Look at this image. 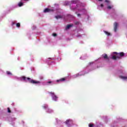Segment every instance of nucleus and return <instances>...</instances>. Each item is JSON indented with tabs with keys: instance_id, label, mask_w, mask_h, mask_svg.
<instances>
[{
	"instance_id": "f257e3e1",
	"label": "nucleus",
	"mask_w": 127,
	"mask_h": 127,
	"mask_svg": "<svg viewBox=\"0 0 127 127\" xmlns=\"http://www.w3.org/2000/svg\"><path fill=\"white\" fill-rule=\"evenodd\" d=\"M22 79L25 82H26V80H27L29 83H31V84H40L41 83L39 81L31 79V78L29 77H25V76H22Z\"/></svg>"
},
{
	"instance_id": "f03ea898",
	"label": "nucleus",
	"mask_w": 127,
	"mask_h": 127,
	"mask_svg": "<svg viewBox=\"0 0 127 127\" xmlns=\"http://www.w3.org/2000/svg\"><path fill=\"white\" fill-rule=\"evenodd\" d=\"M65 125H66V126H68V127H71V126L73 125V121L68 119L65 121Z\"/></svg>"
},
{
	"instance_id": "7ed1b4c3",
	"label": "nucleus",
	"mask_w": 127,
	"mask_h": 127,
	"mask_svg": "<svg viewBox=\"0 0 127 127\" xmlns=\"http://www.w3.org/2000/svg\"><path fill=\"white\" fill-rule=\"evenodd\" d=\"M119 25V24H118L117 22H115L114 23V31L115 32H117V30L118 29V26Z\"/></svg>"
},
{
	"instance_id": "20e7f679",
	"label": "nucleus",
	"mask_w": 127,
	"mask_h": 127,
	"mask_svg": "<svg viewBox=\"0 0 127 127\" xmlns=\"http://www.w3.org/2000/svg\"><path fill=\"white\" fill-rule=\"evenodd\" d=\"M117 58H118V59H121V57H117L116 56H113L112 59H113V60H117Z\"/></svg>"
},
{
	"instance_id": "39448f33",
	"label": "nucleus",
	"mask_w": 127,
	"mask_h": 127,
	"mask_svg": "<svg viewBox=\"0 0 127 127\" xmlns=\"http://www.w3.org/2000/svg\"><path fill=\"white\" fill-rule=\"evenodd\" d=\"M52 10H51L48 8H47L44 9V12H49V11H51Z\"/></svg>"
},
{
	"instance_id": "423d86ee",
	"label": "nucleus",
	"mask_w": 127,
	"mask_h": 127,
	"mask_svg": "<svg viewBox=\"0 0 127 127\" xmlns=\"http://www.w3.org/2000/svg\"><path fill=\"white\" fill-rule=\"evenodd\" d=\"M72 26H73V24H68L66 26L65 29H69V28H70V27H72Z\"/></svg>"
},
{
	"instance_id": "0eeeda50",
	"label": "nucleus",
	"mask_w": 127,
	"mask_h": 127,
	"mask_svg": "<svg viewBox=\"0 0 127 127\" xmlns=\"http://www.w3.org/2000/svg\"><path fill=\"white\" fill-rule=\"evenodd\" d=\"M65 79L64 78H61L59 80H57V82H64L65 81Z\"/></svg>"
},
{
	"instance_id": "6e6552de",
	"label": "nucleus",
	"mask_w": 127,
	"mask_h": 127,
	"mask_svg": "<svg viewBox=\"0 0 127 127\" xmlns=\"http://www.w3.org/2000/svg\"><path fill=\"white\" fill-rule=\"evenodd\" d=\"M104 33H105V34L106 35H107V36H111V33H109V32L106 31H104Z\"/></svg>"
},
{
	"instance_id": "1a4fd4ad",
	"label": "nucleus",
	"mask_w": 127,
	"mask_h": 127,
	"mask_svg": "<svg viewBox=\"0 0 127 127\" xmlns=\"http://www.w3.org/2000/svg\"><path fill=\"white\" fill-rule=\"evenodd\" d=\"M58 97H57V96H56V95H53V100H54V101H57V99Z\"/></svg>"
},
{
	"instance_id": "9d476101",
	"label": "nucleus",
	"mask_w": 127,
	"mask_h": 127,
	"mask_svg": "<svg viewBox=\"0 0 127 127\" xmlns=\"http://www.w3.org/2000/svg\"><path fill=\"white\" fill-rule=\"evenodd\" d=\"M62 16L59 15H57V16H55V18L57 19H59L60 18H62Z\"/></svg>"
},
{
	"instance_id": "9b49d317",
	"label": "nucleus",
	"mask_w": 127,
	"mask_h": 127,
	"mask_svg": "<svg viewBox=\"0 0 127 127\" xmlns=\"http://www.w3.org/2000/svg\"><path fill=\"white\" fill-rule=\"evenodd\" d=\"M119 54L121 57H124L125 56V53L124 52L120 53Z\"/></svg>"
},
{
	"instance_id": "f8f14e48",
	"label": "nucleus",
	"mask_w": 127,
	"mask_h": 127,
	"mask_svg": "<svg viewBox=\"0 0 127 127\" xmlns=\"http://www.w3.org/2000/svg\"><path fill=\"white\" fill-rule=\"evenodd\" d=\"M103 58L106 59L107 60H109V57H108L107 55H105V56H103Z\"/></svg>"
},
{
	"instance_id": "ddd939ff",
	"label": "nucleus",
	"mask_w": 127,
	"mask_h": 127,
	"mask_svg": "<svg viewBox=\"0 0 127 127\" xmlns=\"http://www.w3.org/2000/svg\"><path fill=\"white\" fill-rule=\"evenodd\" d=\"M47 112H48V113H52L53 111L49 108H48L47 110Z\"/></svg>"
},
{
	"instance_id": "4468645a",
	"label": "nucleus",
	"mask_w": 127,
	"mask_h": 127,
	"mask_svg": "<svg viewBox=\"0 0 127 127\" xmlns=\"http://www.w3.org/2000/svg\"><path fill=\"white\" fill-rule=\"evenodd\" d=\"M43 109H48V105H44L43 106Z\"/></svg>"
},
{
	"instance_id": "2eb2a0df",
	"label": "nucleus",
	"mask_w": 127,
	"mask_h": 127,
	"mask_svg": "<svg viewBox=\"0 0 127 127\" xmlns=\"http://www.w3.org/2000/svg\"><path fill=\"white\" fill-rule=\"evenodd\" d=\"M113 7H114V6L113 5H109L107 6V8L108 9H111V8H113Z\"/></svg>"
},
{
	"instance_id": "dca6fc26",
	"label": "nucleus",
	"mask_w": 127,
	"mask_h": 127,
	"mask_svg": "<svg viewBox=\"0 0 127 127\" xmlns=\"http://www.w3.org/2000/svg\"><path fill=\"white\" fill-rule=\"evenodd\" d=\"M22 5H23V3L21 2H19L18 3V6H22Z\"/></svg>"
},
{
	"instance_id": "f3484780",
	"label": "nucleus",
	"mask_w": 127,
	"mask_h": 127,
	"mask_svg": "<svg viewBox=\"0 0 127 127\" xmlns=\"http://www.w3.org/2000/svg\"><path fill=\"white\" fill-rule=\"evenodd\" d=\"M16 25L17 27H20V23H17Z\"/></svg>"
},
{
	"instance_id": "a211bd4d",
	"label": "nucleus",
	"mask_w": 127,
	"mask_h": 127,
	"mask_svg": "<svg viewBox=\"0 0 127 127\" xmlns=\"http://www.w3.org/2000/svg\"><path fill=\"white\" fill-rule=\"evenodd\" d=\"M6 74L7 75H11V72H10V71H6Z\"/></svg>"
},
{
	"instance_id": "6ab92c4d",
	"label": "nucleus",
	"mask_w": 127,
	"mask_h": 127,
	"mask_svg": "<svg viewBox=\"0 0 127 127\" xmlns=\"http://www.w3.org/2000/svg\"><path fill=\"white\" fill-rule=\"evenodd\" d=\"M94 127V124H89V127Z\"/></svg>"
},
{
	"instance_id": "aec40b11",
	"label": "nucleus",
	"mask_w": 127,
	"mask_h": 127,
	"mask_svg": "<svg viewBox=\"0 0 127 127\" xmlns=\"http://www.w3.org/2000/svg\"><path fill=\"white\" fill-rule=\"evenodd\" d=\"M122 79H127V76H121V77Z\"/></svg>"
},
{
	"instance_id": "412c9836",
	"label": "nucleus",
	"mask_w": 127,
	"mask_h": 127,
	"mask_svg": "<svg viewBox=\"0 0 127 127\" xmlns=\"http://www.w3.org/2000/svg\"><path fill=\"white\" fill-rule=\"evenodd\" d=\"M7 112L8 113H11V111H10L9 108H7Z\"/></svg>"
},
{
	"instance_id": "4be33fe9",
	"label": "nucleus",
	"mask_w": 127,
	"mask_h": 127,
	"mask_svg": "<svg viewBox=\"0 0 127 127\" xmlns=\"http://www.w3.org/2000/svg\"><path fill=\"white\" fill-rule=\"evenodd\" d=\"M105 2H107V3H110V0H105Z\"/></svg>"
},
{
	"instance_id": "5701e85b",
	"label": "nucleus",
	"mask_w": 127,
	"mask_h": 127,
	"mask_svg": "<svg viewBox=\"0 0 127 127\" xmlns=\"http://www.w3.org/2000/svg\"><path fill=\"white\" fill-rule=\"evenodd\" d=\"M53 36H54V37L57 36V34H56V33H54L53 34Z\"/></svg>"
},
{
	"instance_id": "b1692460",
	"label": "nucleus",
	"mask_w": 127,
	"mask_h": 127,
	"mask_svg": "<svg viewBox=\"0 0 127 127\" xmlns=\"http://www.w3.org/2000/svg\"><path fill=\"white\" fill-rule=\"evenodd\" d=\"M113 54H114L115 55H118V54H119V53H118L117 52H113Z\"/></svg>"
},
{
	"instance_id": "393cba45",
	"label": "nucleus",
	"mask_w": 127,
	"mask_h": 127,
	"mask_svg": "<svg viewBox=\"0 0 127 127\" xmlns=\"http://www.w3.org/2000/svg\"><path fill=\"white\" fill-rule=\"evenodd\" d=\"M76 2H77V1H76V0H73V1H71V3H76Z\"/></svg>"
},
{
	"instance_id": "a878e982",
	"label": "nucleus",
	"mask_w": 127,
	"mask_h": 127,
	"mask_svg": "<svg viewBox=\"0 0 127 127\" xmlns=\"http://www.w3.org/2000/svg\"><path fill=\"white\" fill-rule=\"evenodd\" d=\"M50 94H51V95H53V96H54V95H55L54 94V92H50Z\"/></svg>"
},
{
	"instance_id": "bb28decb",
	"label": "nucleus",
	"mask_w": 127,
	"mask_h": 127,
	"mask_svg": "<svg viewBox=\"0 0 127 127\" xmlns=\"http://www.w3.org/2000/svg\"><path fill=\"white\" fill-rule=\"evenodd\" d=\"M51 83H53V81H48L47 82L48 84H51Z\"/></svg>"
},
{
	"instance_id": "cd10ccee",
	"label": "nucleus",
	"mask_w": 127,
	"mask_h": 127,
	"mask_svg": "<svg viewBox=\"0 0 127 127\" xmlns=\"http://www.w3.org/2000/svg\"><path fill=\"white\" fill-rule=\"evenodd\" d=\"M100 6H101V7H104V4H101Z\"/></svg>"
},
{
	"instance_id": "c85d7f7f",
	"label": "nucleus",
	"mask_w": 127,
	"mask_h": 127,
	"mask_svg": "<svg viewBox=\"0 0 127 127\" xmlns=\"http://www.w3.org/2000/svg\"><path fill=\"white\" fill-rule=\"evenodd\" d=\"M77 16H81V14H77Z\"/></svg>"
},
{
	"instance_id": "c756f323",
	"label": "nucleus",
	"mask_w": 127,
	"mask_h": 127,
	"mask_svg": "<svg viewBox=\"0 0 127 127\" xmlns=\"http://www.w3.org/2000/svg\"><path fill=\"white\" fill-rule=\"evenodd\" d=\"M78 76H80V75L77 73V74H76V77H78Z\"/></svg>"
},
{
	"instance_id": "7c9ffc66",
	"label": "nucleus",
	"mask_w": 127,
	"mask_h": 127,
	"mask_svg": "<svg viewBox=\"0 0 127 127\" xmlns=\"http://www.w3.org/2000/svg\"><path fill=\"white\" fill-rule=\"evenodd\" d=\"M98 1H103V0H98Z\"/></svg>"
},
{
	"instance_id": "2f4dec72",
	"label": "nucleus",
	"mask_w": 127,
	"mask_h": 127,
	"mask_svg": "<svg viewBox=\"0 0 127 127\" xmlns=\"http://www.w3.org/2000/svg\"><path fill=\"white\" fill-rule=\"evenodd\" d=\"M25 0L26 1H28V0Z\"/></svg>"
},
{
	"instance_id": "473e14b6",
	"label": "nucleus",
	"mask_w": 127,
	"mask_h": 127,
	"mask_svg": "<svg viewBox=\"0 0 127 127\" xmlns=\"http://www.w3.org/2000/svg\"><path fill=\"white\" fill-rule=\"evenodd\" d=\"M78 23H79V22H76L75 24H78Z\"/></svg>"
},
{
	"instance_id": "72a5a7b5",
	"label": "nucleus",
	"mask_w": 127,
	"mask_h": 127,
	"mask_svg": "<svg viewBox=\"0 0 127 127\" xmlns=\"http://www.w3.org/2000/svg\"><path fill=\"white\" fill-rule=\"evenodd\" d=\"M90 64H93V63H90Z\"/></svg>"
},
{
	"instance_id": "f704fd0d",
	"label": "nucleus",
	"mask_w": 127,
	"mask_h": 127,
	"mask_svg": "<svg viewBox=\"0 0 127 127\" xmlns=\"http://www.w3.org/2000/svg\"><path fill=\"white\" fill-rule=\"evenodd\" d=\"M13 24H14V23H12V25H13Z\"/></svg>"
},
{
	"instance_id": "c9c22d12",
	"label": "nucleus",
	"mask_w": 127,
	"mask_h": 127,
	"mask_svg": "<svg viewBox=\"0 0 127 127\" xmlns=\"http://www.w3.org/2000/svg\"><path fill=\"white\" fill-rule=\"evenodd\" d=\"M42 79H43V77H42Z\"/></svg>"
}]
</instances>
